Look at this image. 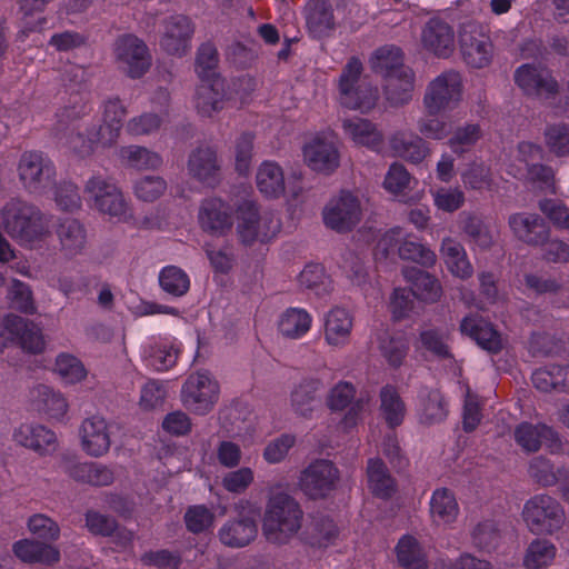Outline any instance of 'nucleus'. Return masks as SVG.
I'll return each mask as SVG.
<instances>
[{
  "label": "nucleus",
  "mask_w": 569,
  "mask_h": 569,
  "mask_svg": "<svg viewBox=\"0 0 569 569\" xmlns=\"http://www.w3.org/2000/svg\"><path fill=\"white\" fill-rule=\"evenodd\" d=\"M1 222L6 232L22 246L32 247L50 233L41 210L20 199H11L3 206Z\"/></svg>",
  "instance_id": "obj_1"
},
{
  "label": "nucleus",
  "mask_w": 569,
  "mask_h": 569,
  "mask_svg": "<svg viewBox=\"0 0 569 569\" xmlns=\"http://www.w3.org/2000/svg\"><path fill=\"white\" fill-rule=\"evenodd\" d=\"M303 511L288 493L278 492L268 500L262 531L269 542L283 545L301 528Z\"/></svg>",
  "instance_id": "obj_2"
},
{
  "label": "nucleus",
  "mask_w": 569,
  "mask_h": 569,
  "mask_svg": "<svg viewBox=\"0 0 569 569\" xmlns=\"http://www.w3.org/2000/svg\"><path fill=\"white\" fill-rule=\"evenodd\" d=\"M338 101L349 110L362 113L372 110L379 100V90L363 74V64L357 57H351L343 66L337 80Z\"/></svg>",
  "instance_id": "obj_3"
},
{
  "label": "nucleus",
  "mask_w": 569,
  "mask_h": 569,
  "mask_svg": "<svg viewBox=\"0 0 569 569\" xmlns=\"http://www.w3.org/2000/svg\"><path fill=\"white\" fill-rule=\"evenodd\" d=\"M522 519L533 535H552L562 527L566 515L556 498L537 493L525 502Z\"/></svg>",
  "instance_id": "obj_4"
},
{
  "label": "nucleus",
  "mask_w": 569,
  "mask_h": 569,
  "mask_svg": "<svg viewBox=\"0 0 569 569\" xmlns=\"http://www.w3.org/2000/svg\"><path fill=\"white\" fill-rule=\"evenodd\" d=\"M236 214L237 233L246 246L256 241L267 243L280 230V222L271 213L260 214L258 204L252 200H242L237 206Z\"/></svg>",
  "instance_id": "obj_5"
},
{
  "label": "nucleus",
  "mask_w": 569,
  "mask_h": 569,
  "mask_svg": "<svg viewBox=\"0 0 569 569\" xmlns=\"http://www.w3.org/2000/svg\"><path fill=\"white\" fill-rule=\"evenodd\" d=\"M218 381L207 371L190 375L181 388V402L190 412L199 416L209 413L219 400Z\"/></svg>",
  "instance_id": "obj_6"
},
{
  "label": "nucleus",
  "mask_w": 569,
  "mask_h": 569,
  "mask_svg": "<svg viewBox=\"0 0 569 569\" xmlns=\"http://www.w3.org/2000/svg\"><path fill=\"white\" fill-rule=\"evenodd\" d=\"M86 192L93 201V207L101 213L118 222H128L132 210L120 189L102 177H92L86 184Z\"/></svg>",
  "instance_id": "obj_7"
},
{
  "label": "nucleus",
  "mask_w": 569,
  "mask_h": 569,
  "mask_svg": "<svg viewBox=\"0 0 569 569\" xmlns=\"http://www.w3.org/2000/svg\"><path fill=\"white\" fill-rule=\"evenodd\" d=\"M462 97V77L458 71L448 70L436 77L427 87L423 104L431 116L452 110Z\"/></svg>",
  "instance_id": "obj_8"
},
{
  "label": "nucleus",
  "mask_w": 569,
  "mask_h": 569,
  "mask_svg": "<svg viewBox=\"0 0 569 569\" xmlns=\"http://www.w3.org/2000/svg\"><path fill=\"white\" fill-rule=\"evenodd\" d=\"M459 43L462 59L469 67L481 69L490 64L493 44L481 23L471 20L463 22L459 30Z\"/></svg>",
  "instance_id": "obj_9"
},
{
  "label": "nucleus",
  "mask_w": 569,
  "mask_h": 569,
  "mask_svg": "<svg viewBox=\"0 0 569 569\" xmlns=\"http://www.w3.org/2000/svg\"><path fill=\"white\" fill-rule=\"evenodd\" d=\"M9 343H17L34 355L44 349L41 329L33 321L12 313L0 321V353Z\"/></svg>",
  "instance_id": "obj_10"
},
{
  "label": "nucleus",
  "mask_w": 569,
  "mask_h": 569,
  "mask_svg": "<svg viewBox=\"0 0 569 569\" xmlns=\"http://www.w3.org/2000/svg\"><path fill=\"white\" fill-rule=\"evenodd\" d=\"M113 52L120 69L130 78L142 77L151 66L147 44L134 34L127 33L118 37Z\"/></svg>",
  "instance_id": "obj_11"
},
{
  "label": "nucleus",
  "mask_w": 569,
  "mask_h": 569,
  "mask_svg": "<svg viewBox=\"0 0 569 569\" xmlns=\"http://www.w3.org/2000/svg\"><path fill=\"white\" fill-rule=\"evenodd\" d=\"M339 470L327 459H317L305 468L299 478L301 491L310 499H323L336 489Z\"/></svg>",
  "instance_id": "obj_12"
},
{
  "label": "nucleus",
  "mask_w": 569,
  "mask_h": 569,
  "mask_svg": "<svg viewBox=\"0 0 569 569\" xmlns=\"http://www.w3.org/2000/svg\"><path fill=\"white\" fill-rule=\"evenodd\" d=\"M361 214L359 199L347 190H341L322 211L325 224L340 233L351 231L360 222Z\"/></svg>",
  "instance_id": "obj_13"
},
{
  "label": "nucleus",
  "mask_w": 569,
  "mask_h": 569,
  "mask_svg": "<svg viewBox=\"0 0 569 569\" xmlns=\"http://www.w3.org/2000/svg\"><path fill=\"white\" fill-rule=\"evenodd\" d=\"M19 177L30 193H42L56 176L53 162L42 152H24L19 161Z\"/></svg>",
  "instance_id": "obj_14"
},
{
  "label": "nucleus",
  "mask_w": 569,
  "mask_h": 569,
  "mask_svg": "<svg viewBox=\"0 0 569 569\" xmlns=\"http://www.w3.org/2000/svg\"><path fill=\"white\" fill-rule=\"evenodd\" d=\"M515 82L526 96L551 99L559 92V84L549 69L525 63L515 71Z\"/></svg>",
  "instance_id": "obj_15"
},
{
  "label": "nucleus",
  "mask_w": 569,
  "mask_h": 569,
  "mask_svg": "<svg viewBox=\"0 0 569 569\" xmlns=\"http://www.w3.org/2000/svg\"><path fill=\"white\" fill-rule=\"evenodd\" d=\"M516 443L526 452H537L542 445L551 453H557L562 448V440L557 430L542 422H520L513 432Z\"/></svg>",
  "instance_id": "obj_16"
},
{
  "label": "nucleus",
  "mask_w": 569,
  "mask_h": 569,
  "mask_svg": "<svg viewBox=\"0 0 569 569\" xmlns=\"http://www.w3.org/2000/svg\"><path fill=\"white\" fill-rule=\"evenodd\" d=\"M422 48L437 58L447 59L456 48L453 27L442 18L431 17L420 32Z\"/></svg>",
  "instance_id": "obj_17"
},
{
  "label": "nucleus",
  "mask_w": 569,
  "mask_h": 569,
  "mask_svg": "<svg viewBox=\"0 0 569 569\" xmlns=\"http://www.w3.org/2000/svg\"><path fill=\"white\" fill-rule=\"evenodd\" d=\"M295 181L286 186L281 167L273 161H263L257 172L256 181L258 190L267 198L276 199L289 192L297 199L302 192L301 174L293 173Z\"/></svg>",
  "instance_id": "obj_18"
},
{
  "label": "nucleus",
  "mask_w": 569,
  "mask_h": 569,
  "mask_svg": "<svg viewBox=\"0 0 569 569\" xmlns=\"http://www.w3.org/2000/svg\"><path fill=\"white\" fill-rule=\"evenodd\" d=\"M162 26L161 49L171 56H184L190 49V41L194 32L191 20L183 14H174L164 19Z\"/></svg>",
  "instance_id": "obj_19"
},
{
  "label": "nucleus",
  "mask_w": 569,
  "mask_h": 569,
  "mask_svg": "<svg viewBox=\"0 0 569 569\" xmlns=\"http://www.w3.org/2000/svg\"><path fill=\"white\" fill-rule=\"evenodd\" d=\"M355 397L356 388L348 381L338 382L327 397V406L331 411H342L349 408L341 420L346 431L357 426L365 410L363 400H355Z\"/></svg>",
  "instance_id": "obj_20"
},
{
  "label": "nucleus",
  "mask_w": 569,
  "mask_h": 569,
  "mask_svg": "<svg viewBox=\"0 0 569 569\" xmlns=\"http://www.w3.org/2000/svg\"><path fill=\"white\" fill-rule=\"evenodd\" d=\"M459 328L463 336L469 337L490 355H498L503 349L501 333L490 321L477 313L463 317Z\"/></svg>",
  "instance_id": "obj_21"
},
{
  "label": "nucleus",
  "mask_w": 569,
  "mask_h": 569,
  "mask_svg": "<svg viewBox=\"0 0 569 569\" xmlns=\"http://www.w3.org/2000/svg\"><path fill=\"white\" fill-rule=\"evenodd\" d=\"M198 219L201 229L212 236H224L233 226L230 204L219 198L204 199Z\"/></svg>",
  "instance_id": "obj_22"
},
{
  "label": "nucleus",
  "mask_w": 569,
  "mask_h": 569,
  "mask_svg": "<svg viewBox=\"0 0 569 569\" xmlns=\"http://www.w3.org/2000/svg\"><path fill=\"white\" fill-rule=\"evenodd\" d=\"M401 233V228L390 229L383 234L379 244L383 246L387 253L398 246V254L402 260L413 261L425 268H430L436 263V253L425 244L410 239H405L399 243Z\"/></svg>",
  "instance_id": "obj_23"
},
{
  "label": "nucleus",
  "mask_w": 569,
  "mask_h": 569,
  "mask_svg": "<svg viewBox=\"0 0 569 569\" xmlns=\"http://www.w3.org/2000/svg\"><path fill=\"white\" fill-rule=\"evenodd\" d=\"M543 144H517L518 160L523 163L527 178L540 184L541 188L555 193V172L551 167L535 163L542 159Z\"/></svg>",
  "instance_id": "obj_24"
},
{
  "label": "nucleus",
  "mask_w": 569,
  "mask_h": 569,
  "mask_svg": "<svg viewBox=\"0 0 569 569\" xmlns=\"http://www.w3.org/2000/svg\"><path fill=\"white\" fill-rule=\"evenodd\" d=\"M509 226L515 236L528 244L541 246L549 239V226L537 213H515L509 218Z\"/></svg>",
  "instance_id": "obj_25"
},
{
  "label": "nucleus",
  "mask_w": 569,
  "mask_h": 569,
  "mask_svg": "<svg viewBox=\"0 0 569 569\" xmlns=\"http://www.w3.org/2000/svg\"><path fill=\"white\" fill-rule=\"evenodd\" d=\"M188 169L193 178L208 187H214L220 181L217 151L210 144H200L190 154Z\"/></svg>",
  "instance_id": "obj_26"
},
{
  "label": "nucleus",
  "mask_w": 569,
  "mask_h": 569,
  "mask_svg": "<svg viewBox=\"0 0 569 569\" xmlns=\"http://www.w3.org/2000/svg\"><path fill=\"white\" fill-rule=\"evenodd\" d=\"M258 533L256 518L240 515L227 520L218 531L220 542L229 548H243L254 540Z\"/></svg>",
  "instance_id": "obj_27"
},
{
  "label": "nucleus",
  "mask_w": 569,
  "mask_h": 569,
  "mask_svg": "<svg viewBox=\"0 0 569 569\" xmlns=\"http://www.w3.org/2000/svg\"><path fill=\"white\" fill-rule=\"evenodd\" d=\"M306 27L315 39H322L336 29L333 9L329 0H309L305 7Z\"/></svg>",
  "instance_id": "obj_28"
},
{
  "label": "nucleus",
  "mask_w": 569,
  "mask_h": 569,
  "mask_svg": "<svg viewBox=\"0 0 569 569\" xmlns=\"http://www.w3.org/2000/svg\"><path fill=\"white\" fill-rule=\"evenodd\" d=\"M81 440L83 450L93 457L104 455L110 448V435L106 420L99 416H92L83 420L81 425Z\"/></svg>",
  "instance_id": "obj_29"
},
{
  "label": "nucleus",
  "mask_w": 569,
  "mask_h": 569,
  "mask_svg": "<svg viewBox=\"0 0 569 569\" xmlns=\"http://www.w3.org/2000/svg\"><path fill=\"white\" fill-rule=\"evenodd\" d=\"M366 475L368 489L373 497L381 500H389L397 492V481L391 476L382 459H368Z\"/></svg>",
  "instance_id": "obj_30"
},
{
  "label": "nucleus",
  "mask_w": 569,
  "mask_h": 569,
  "mask_svg": "<svg viewBox=\"0 0 569 569\" xmlns=\"http://www.w3.org/2000/svg\"><path fill=\"white\" fill-rule=\"evenodd\" d=\"M530 478L541 487H552L558 483L569 485V466H556L546 456H537L532 458L528 466Z\"/></svg>",
  "instance_id": "obj_31"
},
{
  "label": "nucleus",
  "mask_w": 569,
  "mask_h": 569,
  "mask_svg": "<svg viewBox=\"0 0 569 569\" xmlns=\"http://www.w3.org/2000/svg\"><path fill=\"white\" fill-rule=\"evenodd\" d=\"M14 440L29 449L44 455L56 449V433L42 425L23 423L13 433Z\"/></svg>",
  "instance_id": "obj_32"
},
{
  "label": "nucleus",
  "mask_w": 569,
  "mask_h": 569,
  "mask_svg": "<svg viewBox=\"0 0 569 569\" xmlns=\"http://www.w3.org/2000/svg\"><path fill=\"white\" fill-rule=\"evenodd\" d=\"M179 349L173 341L160 338L148 342L142 349V360L148 368L156 371L171 369L178 359Z\"/></svg>",
  "instance_id": "obj_33"
},
{
  "label": "nucleus",
  "mask_w": 569,
  "mask_h": 569,
  "mask_svg": "<svg viewBox=\"0 0 569 569\" xmlns=\"http://www.w3.org/2000/svg\"><path fill=\"white\" fill-rule=\"evenodd\" d=\"M60 250L67 258H73L82 252L87 243L84 226L77 219L64 218L57 227Z\"/></svg>",
  "instance_id": "obj_34"
},
{
  "label": "nucleus",
  "mask_w": 569,
  "mask_h": 569,
  "mask_svg": "<svg viewBox=\"0 0 569 569\" xmlns=\"http://www.w3.org/2000/svg\"><path fill=\"white\" fill-rule=\"evenodd\" d=\"M353 319L351 313L340 307L332 308L326 316L325 339L333 347L345 346L349 342Z\"/></svg>",
  "instance_id": "obj_35"
},
{
  "label": "nucleus",
  "mask_w": 569,
  "mask_h": 569,
  "mask_svg": "<svg viewBox=\"0 0 569 569\" xmlns=\"http://www.w3.org/2000/svg\"><path fill=\"white\" fill-rule=\"evenodd\" d=\"M403 278L411 284L413 296L426 302H435L440 298L441 286L438 279L429 272L417 267H405Z\"/></svg>",
  "instance_id": "obj_36"
},
{
  "label": "nucleus",
  "mask_w": 569,
  "mask_h": 569,
  "mask_svg": "<svg viewBox=\"0 0 569 569\" xmlns=\"http://www.w3.org/2000/svg\"><path fill=\"white\" fill-rule=\"evenodd\" d=\"M303 157L311 170L325 174L333 172L340 162L336 144H303Z\"/></svg>",
  "instance_id": "obj_37"
},
{
  "label": "nucleus",
  "mask_w": 569,
  "mask_h": 569,
  "mask_svg": "<svg viewBox=\"0 0 569 569\" xmlns=\"http://www.w3.org/2000/svg\"><path fill=\"white\" fill-rule=\"evenodd\" d=\"M12 549L17 558L28 563L52 565L60 560V551L56 547L34 540H19Z\"/></svg>",
  "instance_id": "obj_38"
},
{
  "label": "nucleus",
  "mask_w": 569,
  "mask_h": 569,
  "mask_svg": "<svg viewBox=\"0 0 569 569\" xmlns=\"http://www.w3.org/2000/svg\"><path fill=\"white\" fill-rule=\"evenodd\" d=\"M443 261L448 270L460 279H468L472 276L473 268L468 259L465 247L456 239L447 237L440 248Z\"/></svg>",
  "instance_id": "obj_39"
},
{
  "label": "nucleus",
  "mask_w": 569,
  "mask_h": 569,
  "mask_svg": "<svg viewBox=\"0 0 569 569\" xmlns=\"http://www.w3.org/2000/svg\"><path fill=\"white\" fill-rule=\"evenodd\" d=\"M223 83L220 79L201 80L196 89V108L200 114L210 117L223 108Z\"/></svg>",
  "instance_id": "obj_40"
},
{
  "label": "nucleus",
  "mask_w": 569,
  "mask_h": 569,
  "mask_svg": "<svg viewBox=\"0 0 569 569\" xmlns=\"http://www.w3.org/2000/svg\"><path fill=\"white\" fill-rule=\"evenodd\" d=\"M127 114L118 98L108 99L103 104L102 124L98 131V142H116Z\"/></svg>",
  "instance_id": "obj_41"
},
{
  "label": "nucleus",
  "mask_w": 569,
  "mask_h": 569,
  "mask_svg": "<svg viewBox=\"0 0 569 569\" xmlns=\"http://www.w3.org/2000/svg\"><path fill=\"white\" fill-rule=\"evenodd\" d=\"M413 78L409 68L385 78L383 93L390 106H403L412 99Z\"/></svg>",
  "instance_id": "obj_42"
},
{
  "label": "nucleus",
  "mask_w": 569,
  "mask_h": 569,
  "mask_svg": "<svg viewBox=\"0 0 569 569\" xmlns=\"http://www.w3.org/2000/svg\"><path fill=\"white\" fill-rule=\"evenodd\" d=\"M305 535L307 543L311 547L327 548L335 543L339 530L333 519L318 512L311 517Z\"/></svg>",
  "instance_id": "obj_43"
},
{
  "label": "nucleus",
  "mask_w": 569,
  "mask_h": 569,
  "mask_svg": "<svg viewBox=\"0 0 569 569\" xmlns=\"http://www.w3.org/2000/svg\"><path fill=\"white\" fill-rule=\"evenodd\" d=\"M430 515L436 525H451L459 515L455 493L448 488L436 489L430 498Z\"/></svg>",
  "instance_id": "obj_44"
},
{
  "label": "nucleus",
  "mask_w": 569,
  "mask_h": 569,
  "mask_svg": "<svg viewBox=\"0 0 569 569\" xmlns=\"http://www.w3.org/2000/svg\"><path fill=\"white\" fill-rule=\"evenodd\" d=\"M380 415L388 428L395 430L401 426L406 416V405L400 397L397 388L392 385H386L380 393Z\"/></svg>",
  "instance_id": "obj_45"
},
{
  "label": "nucleus",
  "mask_w": 569,
  "mask_h": 569,
  "mask_svg": "<svg viewBox=\"0 0 569 569\" xmlns=\"http://www.w3.org/2000/svg\"><path fill=\"white\" fill-rule=\"evenodd\" d=\"M312 317L303 308L290 307L286 309L278 321L279 332L289 339H301L311 329Z\"/></svg>",
  "instance_id": "obj_46"
},
{
  "label": "nucleus",
  "mask_w": 569,
  "mask_h": 569,
  "mask_svg": "<svg viewBox=\"0 0 569 569\" xmlns=\"http://www.w3.org/2000/svg\"><path fill=\"white\" fill-rule=\"evenodd\" d=\"M396 556L402 569H428V559L419 540L411 535H403L397 542Z\"/></svg>",
  "instance_id": "obj_47"
},
{
  "label": "nucleus",
  "mask_w": 569,
  "mask_h": 569,
  "mask_svg": "<svg viewBox=\"0 0 569 569\" xmlns=\"http://www.w3.org/2000/svg\"><path fill=\"white\" fill-rule=\"evenodd\" d=\"M371 70L383 79L408 67L403 64V54L400 48L396 46H385L375 51L370 59Z\"/></svg>",
  "instance_id": "obj_48"
},
{
  "label": "nucleus",
  "mask_w": 569,
  "mask_h": 569,
  "mask_svg": "<svg viewBox=\"0 0 569 569\" xmlns=\"http://www.w3.org/2000/svg\"><path fill=\"white\" fill-rule=\"evenodd\" d=\"M298 281L302 288L320 298L328 296L333 289L332 280L321 263H307L299 273Z\"/></svg>",
  "instance_id": "obj_49"
},
{
  "label": "nucleus",
  "mask_w": 569,
  "mask_h": 569,
  "mask_svg": "<svg viewBox=\"0 0 569 569\" xmlns=\"http://www.w3.org/2000/svg\"><path fill=\"white\" fill-rule=\"evenodd\" d=\"M69 475L76 481L91 486H109L113 481L110 468L98 462H78L70 467Z\"/></svg>",
  "instance_id": "obj_50"
},
{
  "label": "nucleus",
  "mask_w": 569,
  "mask_h": 569,
  "mask_svg": "<svg viewBox=\"0 0 569 569\" xmlns=\"http://www.w3.org/2000/svg\"><path fill=\"white\" fill-rule=\"evenodd\" d=\"M34 391L37 393L34 405L39 412H42L49 418L56 420H60L64 417L68 403L60 392H56L52 388L46 385L38 386Z\"/></svg>",
  "instance_id": "obj_51"
},
{
  "label": "nucleus",
  "mask_w": 569,
  "mask_h": 569,
  "mask_svg": "<svg viewBox=\"0 0 569 569\" xmlns=\"http://www.w3.org/2000/svg\"><path fill=\"white\" fill-rule=\"evenodd\" d=\"M322 387V381L318 378L302 379L291 393L295 410L301 416H308L312 411V405Z\"/></svg>",
  "instance_id": "obj_52"
},
{
  "label": "nucleus",
  "mask_w": 569,
  "mask_h": 569,
  "mask_svg": "<svg viewBox=\"0 0 569 569\" xmlns=\"http://www.w3.org/2000/svg\"><path fill=\"white\" fill-rule=\"evenodd\" d=\"M214 521L213 510L203 503L188 506L183 515L186 529L192 535L210 532Z\"/></svg>",
  "instance_id": "obj_53"
},
{
  "label": "nucleus",
  "mask_w": 569,
  "mask_h": 569,
  "mask_svg": "<svg viewBox=\"0 0 569 569\" xmlns=\"http://www.w3.org/2000/svg\"><path fill=\"white\" fill-rule=\"evenodd\" d=\"M159 284L170 296L182 297L190 288V278L177 266H166L159 272Z\"/></svg>",
  "instance_id": "obj_54"
},
{
  "label": "nucleus",
  "mask_w": 569,
  "mask_h": 569,
  "mask_svg": "<svg viewBox=\"0 0 569 569\" xmlns=\"http://www.w3.org/2000/svg\"><path fill=\"white\" fill-rule=\"evenodd\" d=\"M342 129L347 138L353 142H381L382 136L376 126L368 119L353 117L342 121Z\"/></svg>",
  "instance_id": "obj_55"
},
{
  "label": "nucleus",
  "mask_w": 569,
  "mask_h": 569,
  "mask_svg": "<svg viewBox=\"0 0 569 569\" xmlns=\"http://www.w3.org/2000/svg\"><path fill=\"white\" fill-rule=\"evenodd\" d=\"M121 157L127 159L129 167L143 170L157 169L162 163V158L159 153L150 151L148 148L140 144H129L121 149Z\"/></svg>",
  "instance_id": "obj_56"
},
{
  "label": "nucleus",
  "mask_w": 569,
  "mask_h": 569,
  "mask_svg": "<svg viewBox=\"0 0 569 569\" xmlns=\"http://www.w3.org/2000/svg\"><path fill=\"white\" fill-rule=\"evenodd\" d=\"M557 549L552 542L546 539H535L527 549L523 565L528 569H539L549 566L555 557Z\"/></svg>",
  "instance_id": "obj_57"
},
{
  "label": "nucleus",
  "mask_w": 569,
  "mask_h": 569,
  "mask_svg": "<svg viewBox=\"0 0 569 569\" xmlns=\"http://www.w3.org/2000/svg\"><path fill=\"white\" fill-rule=\"evenodd\" d=\"M501 540L500 530L493 520H485L479 522L471 532L472 545L486 552L497 549Z\"/></svg>",
  "instance_id": "obj_58"
},
{
  "label": "nucleus",
  "mask_w": 569,
  "mask_h": 569,
  "mask_svg": "<svg viewBox=\"0 0 569 569\" xmlns=\"http://www.w3.org/2000/svg\"><path fill=\"white\" fill-rule=\"evenodd\" d=\"M380 352L392 368H399L409 351V342L402 337H386L380 340Z\"/></svg>",
  "instance_id": "obj_59"
},
{
  "label": "nucleus",
  "mask_w": 569,
  "mask_h": 569,
  "mask_svg": "<svg viewBox=\"0 0 569 569\" xmlns=\"http://www.w3.org/2000/svg\"><path fill=\"white\" fill-rule=\"evenodd\" d=\"M218 51L212 43L199 47L196 58V72L201 80L220 79L217 77Z\"/></svg>",
  "instance_id": "obj_60"
},
{
  "label": "nucleus",
  "mask_w": 569,
  "mask_h": 569,
  "mask_svg": "<svg viewBox=\"0 0 569 569\" xmlns=\"http://www.w3.org/2000/svg\"><path fill=\"white\" fill-rule=\"evenodd\" d=\"M56 371L67 383H77L86 378L83 363L74 356L60 353L56 359Z\"/></svg>",
  "instance_id": "obj_61"
},
{
  "label": "nucleus",
  "mask_w": 569,
  "mask_h": 569,
  "mask_svg": "<svg viewBox=\"0 0 569 569\" xmlns=\"http://www.w3.org/2000/svg\"><path fill=\"white\" fill-rule=\"evenodd\" d=\"M9 299L11 307L22 313L33 315L37 311L30 287L20 280H13Z\"/></svg>",
  "instance_id": "obj_62"
},
{
  "label": "nucleus",
  "mask_w": 569,
  "mask_h": 569,
  "mask_svg": "<svg viewBox=\"0 0 569 569\" xmlns=\"http://www.w3.org/2000/svg\"><path fill=\"white\" fill-rule=\"evenodd\" d=\"M140 560L144 566L154 567L157 569H179L182 562L179 551L168 549L146 551Z\"/></svg>",
  "instance_id": "obj_63"
},
{
  "label": "nucleus",
  "mask_w": 569,
  "mask_h": 569,
  "mask_svg": "<svg viewBox=\"0 0 569 569\" xmlns=\"http://www.w3.org/2000/svg\"><path fill=\"white\" fill-rule=\"evenodd\" d=\"M540 211L560 229L569 230V208L557 199H542L539 201Z\"/></svg>",
  "instance_id": "obj_64"
}]
</instances>
